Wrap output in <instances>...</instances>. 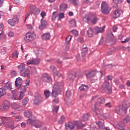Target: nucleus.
Returning <instances> with one entry per match:
<instances>
[{"mask_svg":"<svg viewBox=\"0 0 130 130\" xmlns=\"http://www.w3.org/2000/svg\"><path fill=\"white\" fill-rule=\"evenodd\" d=\"M89 117H90V115L88 113L86 114H84L82 116V118H83L84 121H87V120H88Z\"/></svg>","mask_w":130,"mask_h":130,"instance_id":"36","label":"nucleus"},{"mask_svg":"<svg viewBox=\"0 0 130 130\" xmlns=\"http://www.w3.org/2000/svg\"><path fill=\"white\" fill-rule=\"evenodd\" d=\"M7 88L9 90H12V84L11 82H7L6 83H5V88Z\"/></svg>","mask_w":130,"mask_h":130,"instance_id":"35","label":"nucleus"},{"mask_svg":"<svg viewBox=\"0 0 130 130\" xmlns=\"http://www.w3.org/2000/svg\"><path fill=\"white\" fill-rule=\"evenodd\" d=\"M93 28L90 27L88 28V30L87 31V35L88 37H92L93 34Z\"/></svg>","mask_w":130,"mask_h":130,"instance_id":"26","label":"nucleus"},{"mask_svg":"<svg viewBox=\"0 0 130 130\" xmlns=\"http://www.w3.org/2000/svg\"><path fill=\"white\" fill-rule=\"evenodd\" d=\"M63 18H64V14L63 13H60L59 15V18H58V21H60V20H61V19H63Z\"/></svg>","mask_w":130,"mask_h":130,"instance_id":"51","label":"nucleus"},{"mask_svg":"<svg viewBox=\"0 0 130 130\" xmlns=\"http://www.w3.org/2000/svg\"><path fill=\"white\" fill-rule=\"evenodd\" d=\"M11 104L9 101L5 100L3 105H0V111L3 112H7L9 110Z\"/></svg>","mask_w":130,"mask_h":130,"instance_id":"5","label":"nucleus"},{"mask_svg":"<svg viewBox=\"0 0 130 130\" xmlns=\"http://www.w3.org/2000/svg\"><path fill=\"white\" fill-rule=\"evenodd\" d=\"M70 33H72V34H74L75 36H78V34H79V32L77 30L73 29L71 31H70Z\"/></svg>","mask_w":130,"mask_h":130,"instance_id":"47","label":"nucleus"},{"mask_svg":"<svg viewBox=\"0 0 130 130\" xmlns=\"http://www.w3.org/2000/svg\"><path fill=\"white\" fill-rule=\"evenodd\" d=\"M98 20H99L98 17L96 16H93V17L92 18V19L91 20V22L92 24H96V23L98 22Z\"/></svg>","mask_w":130,"mask_h":130,"instance_id":"41","label":"nucleus"},{"mask_svg":"<svg viewBox=\"0 0 130 130\" xmlns=\"http://www.w3.org/2000/svg\"><path fill=\"white\" fill-rule=\"evenodd\" d=\"M55 19H56V15H55V12H53L52 17V21H54Z\"/></svg>","mask_w":130,"mask_h":130,"instance_id":"61","label":"nucleus"},{"mask_svg":"<svg viewBox=\"0 0 130 130\" xmlns=\"http://www.w3.org/2000/svg\"><path fill=\"white\" fill-rule=\"evenodd\" d=\"M52 108L53 113H54V114H55V113H57V111H58L59 107L53 106L52 107Z\"/></svg>","mask_w":130,"mask_h":130,"instance_id":"33","label":"nucleus"},{"mask_svg":"<svg viewBox=\"0 0 130 130\" xmlns=\"http://www.w3.org/2000/svg\"><path fill=\"white\" fill-rule=\"evenodd\" d=\"M114 3H116V4H121L123 0H113Z\"/></svg>","mask_w":130,"mask_h":130,"instance_id":"58","label":"nucleus"},{"mask_svg":"<svg viewBox=\"0 0 130 130\" xmlns=\"http://www.w3.org/2000/svg\"><path fill=\"white\" fill-rule=\"evenodd\" d=\"M1 52H2V54H6V53L7 52V48H6V47L2 48L1 49Z\"/></svg>","mask_w":130,"mask_h":130,"instance_id":"52","label":"nucleus"},{"mask_svg":"<svg viewBox=\"0 0 130 130\" xmlns=\"http://www.w3.org/2000/svg\"><path fill=\"white\" fill-rule=\"evenodd\" d=\"M96 124L98 125L99 128H101V129H105V126L104 125V122L100 121H95Z\"/></svg>","mask_w":130,"mask_h":130,"instance_id":"17","label":"nucleus"},{"mask_svg":"<svg viewBox=\"0 0 130 130\" xmlns=\"http://www.w3.org/2000/svg\"><path fill=\"white\" fill-rule=\"evenodd\" d=\"M30 15H31L30 12H28L26 14V16L25 17L24 22H26L27 19H28V17H29Z\"/></svg>","mask_w":130,"mask_h":130,"instance_id":"62","label":"nucleus"},{"mask_svg":"<svg viewBox=\"0 0 130 130\" xmlns=\"http://www.w3.org/2000/svg\"><path fill=\"white\" fill-rule=\"evenodd\" d=\"M129 39L130 38H126L124 41H122L121 42L122 43H126V42H128L129 41Z\"/></svg>","mask_w":130,"mask_h":130,"instance_id":"60","label":"nucleus"},{"mask_svg":"<svg viewBox=\"0 0 130 130\" xmlns=\"http://www.w3.org/2000/svg\"><path fill=\"white\" fill-rule=\"evenodd\" d=\"M106 107H108L109 108H111V103L109 102L105 105Z\"/></svg>","mask_w":130,"mask_h":130,"instance_id":"59","label":"nucleus"},{"mask_svg":"<svg viewBox=\"0 0 130 130\" xmlns=\"http://www.w3.org/2000/svg\"><path fill=\"white\" fill-rule=\"evenodd\" d=\"M122 13L121 10L118 9L116 10V11L114 13L113 18L114 19H117V18H119L120 16V14Z\"/></svg>","mask_w":130,"mask_h":130,"instance_id":"14","label":"nucleus"},{"mask_svg":"<svg viewBox=\"0 0 130 130\" xmlns=\"http://www.w3.org/2000/svg\"><path fill=\"white\" fill-rule=\"evenodd\" d=\"M28 102H29V99H28V98H24L22 101V103L24 106L27 105Z\"/></svg>","mask_w":130,"mask_h":130,"instance_id":"37","label":"nucleus"},{"mask_svg":"<svg viewBox=\"0 0 130 130\" xmlns=\"http://www.w3.org/2000/svg\"><path fill=\"white\" fill-rule=\"evenodd\" d=\"M71 39H72V36L69 35L67 38H66V42L68 43V42H70L71 41Z\"/></svg>","mask_w":130,"mask_h":130,"instance_id":"55","label":"nucleus"},{"mask_svg":"<svg viewBox=\"0 0 130 130\" xmlns=\"http://www.w3.org/2000/svg\"><path fill=\"white\" fill-rule=\"evenodd\" d=\"M22 84H23V79L22 78L18 77L16 78L15 80V86L17 88L20 87L22 86Z\"/></svg>","mask_w":130,"mask_h":130,"instance_id":"12","label":"nucleus"},{"mask_svg":"<svg viewBox=\"0 0 130 130\" xmlns=\"http://www.w3.org/2000/svg\"><path fill=\"white\" fill-rule=\"evenodd\" d=\"M53 73L54 75L58 77V78H60V77H61V74H60L58 71H57L56 70H54Z\"/></svg>","mask_w":130,"mask_h":130,"instance_id":"39","label":"nucleus"},{"mask_svg":"<svg viewBox=\"0 0 130 130\" xmlns=\"http://www.w3.org/2000/svg\"><path fill=\"white\" fill-rule=\"evenodd\" d=\"M43 82L48 83L49 82V75L47 73H44L41 77Z\"/></svg>","mask_w":130,"mask_h":130,"instance_id":"13","label":"nucleus"},{"mask_svg":"<svg viewBox=\"0 0 130 130\" xmlns=\"http://www.w3.org/2000/svg\"><path fill=\"white\" fill-rule=\"evenodd\" d=\"M44 95L46 97V98H49V90H44Z\"/></svg>","mask_w":130,"mask_h":130,"instance_id":"49","label":"nucleus"},{"mask_svg":"<svg viewBox=\"0 0 130 130\" xmlns=\"http://www.w3.org/2000/svg\"><path fill=\"white\" fill-rule=\"evenodd\" d=\"M69 2L70 3V4H72L74 6L79 5V0H69Z\"/></svg>","mask_w":130,"mask_h":130,"instance_id":"34","label":"nucleus"},{"mask_svg":"<svg viewBox=\"0 0 130 130\" xmlns=\"http://www.w3.org/2000/svg\"><path fill=\"white\" fill-rule=\"evenodd\" d=\"M93 111L94 112L95 115H98V111L99 112H100L101 111L102 109L101 108H97L96 107V106H94L93 108H92Z\"/></svg>","mask_w":130,"mask_h":130,"instance_id":"31","label":"nucleus"},{"mask_svg":"<svg viewBox=\"0 0 130 130\" xmlns=\"http://www.w3.org/2000/svg\"><path fill=\"white\" fill-rule=\"evenodd\" d=\"M110 10H111V8H109L107 3H106V2L103 1L101 5L102 13L104 14V15H108L110 12Z\"/></svg>","mask_w":130,"mask_h":130,"instance_id":"4","label":"nucleus"},{"mask_svg":"<svg viewBox=\"0 0 130 130\" xmlns=\"http://www.w3.org/2000/svg\"><path fill=\"white\" fill-rule=\"evenodd\" d=\"M130 121V117L127 116L124 119H123V122L124 123H127V122H129Z\"/></svg>","mask_w":130,"mask_h":130,"instance_id":"48","label":"nucleus"},{"mask_svg":"<svg viewBox=\"0 0 130 130\" xmlns=\"http://www.w3.org/2000/svg\"><path fill=\"white\" fill-rule=\"evenodd\" d=\"M25 65L24 63H21L20 65L18 66V69L19 70H21L22 71V70H25Z\"/></svg>","mask_w":130,"mask_h":130,"instance_id":"43","label":"nucleus"},{"mask_svg":"<svg viewBox=\"0 0 130 130\" xmlns=\"http://www.w3.org/2000/svg\"><path fill=\"white\" fill-rule=\"evenodd\" d=\"M20 75L22 77H27L28 79H30V71L28 69H24V70L20 71Z\"/></svg>","mask_w":130,"mask_h":130,"instance_id":"10","label":"nucleus"},{"mask_svg":"<svg viewBox=\"0 0 130 130\" xmlns=\"http://www.w3.org/2000/svg\"><path fill=\"white\" fill-rule=\"evenodd\" d=\"M105 103V99L103 98H99L98 99V102L95 104L96 105H100Z\"/></svg>","mask_w":130,"mask_h":130,"instance_id":"25","label":"nucleus"},{"mask_svg":"<svg viewBox=\"0 0 130 130\" xmlns=\"http://www.w3.org/2000/svg\"><path fill=\"white\" fill-rule=\"evenodd\" d=\"M63 86V83L62 82H57L55 83L53 89H52V96L53 97H54V99L53 100V102L55 104H58V103H59V100H58V98H56V96L60 93V89L62 88Z\"/></svg>","mask_w":130,"mask_h":130,"instance_id":"1","label":"nucleus"},{"mask_svg":"<svg viewBox=\"0 0 130 130\" xmlns=\"http://www.w3.org/2000/svg\"><path fill=\"white\" fill-rule=\"evenodd\" d=\"M102 89L107 94H110L112 92L111 86L109 85V82L106 81L102 85Z\"/></svg>","mask_w":130,"mask_h":130,"instance_id":"6","label":"nucleus"},{"mask_svg":"<svg viewBox=\"0 0 130 130\" xmlns=\"http://www.w3.org/2000/svg\"><path fill=\"white\" fill-rule=\"evenodd\" d=\"M127 108L124 106H119L116 107L115 111L119 115H124L126 114Z\"/></svg>","mask_w":130,"mask_h":130,"instance_id":"3","label":"nucleus"},{"mask_svg":"<svg viewBox=\"0 0 130 130\" xmlns=\"http://www.w3.org/2000/svg\"><path fill=\"white\" fill-rule=\"evenodd\" d=\"M88 89H89V86H88V85H87L82 84L79 88V90H80V91H88Z\"/></svg>","mask_w":130,"mask_h":130,"instance_id":"22","label":"nucleus"},{"mask_svg":"<svg viewBox=\"0 0 130 130\" xmlns=\"http://www.w3.org/2000/svg\"><path fill=\"white\" fill-rule=\"evenodd\" d=\"M44 28H45V26H44V25L41 24L39 27V29L40 30H43L44 29Z\"/></svg>","mask_w":130,"mask_h":130,"instance_id":"63","label":"nucleus"},{"mask_svg":"<svg viewBox=\"0 0 130 130\" xmlns=\"http://www.w3.org/2000/svg\"><path fill=\"white\" fill-rule=\"evenodd\" d=\"M26 123L28 125L35 126L36 128H39L41 127V126L42 125V123L41 122L36 121L35 119H33L32 117L27 119Z\"/></svg>","mask_w":130,"mask_h":130,"instance_id":"2","label":"nucleus"},{"mask_svg":"<svg viewBox=\"0 0 130 130\" xmlns=\"http://www.w3.org/2000/svg\"><path fill=\"white\" fill-rule=\"evenodd\" d=\"M41 23L42 25H43V26H44L45 27H46L47 26V25H48V23H47V21L43 20V19H42L41 20Z\"/></svg>","mask_w":130,"mask_h":130,"instance_id":"42","label":"nucleus"},{"mask_svg":"<svg viewBox=\"0 0 130 130\" xmlns=\"http://www.w3.org/2000/svg\"><path fill=\"white\" fill-rule=\"evenodd\" d=\"M104 29H105V26H104L102 27H96L95 28V33L96 34H99V33H103L104 31Z\"/></svg>","mask_w":130,"mask_h":130,"instance_id":"18","label":"nucleus"},{"mask_svg":"<svg viewBox=\"0 0 130 130\" xmlns=\"http://www.w3.org/2000/svg\"><path fill=\"white\" fill-rule=\"evenodd\" d=\"M76 77V74H70L68 76V81H69L70 83H73V81H74V79H75Z\"/></svg>","mask_w":130,"mask_h":130,"instance_id":"23","label":"nucleus"},{"mask_svg":"<svg viewBox=\"0 0 130 130\" xmlns=\"http://www.w3.org/2000/svg\"><path fill=\"white\" fill-rule=\"evenodd\" d=\"M31 73H32V74H36V73H37V70H36V68L32 67L31 68Z\"/></svg>","mask_w":130,"mask_h":130,"instance_id":"57","label":"nucleus"},{"mask_svg":"<svg viewBox=\"0 0 130 130\" xmlns=\"http://www.w3.org/2000/svg\"><path fill=\"white\" fill-rule=\"evenodd\" d=\"M40 61H41L40 58H32L28 60V61L27 62V64H34L37 66L40 63Z\"/></svg>","mask_w":130,"mask_h":130,"instance_id":"9","label":"nucleus"},{"mask_svg":"<svg viewBox=\"0 0 130 130\" xmlns=\"http://www.w3.org/2000/svg\"><path fill=\"white\" fill-rule=\"evenodd\" d=\"M67 8H68V5L66 4H63L60 5V10H61V12L66 11V10H67Z\"/></svg>","mask_w":130,"mask_h":130,"instance_id":"32","label":"nucleus"},{"mask_svg":"<svg viewBox=\"0 0 130 130\" xmlns=\"http://www.w3.org/2000/svg\"><path fill=\"white\" fill-rule=\"evenodd\" d=\"M13 97L14 100H17L18 99V91L16 89L11 90Z\"/></svg>","mask_w":130,"mask_h":130,"instance_id":"24","label":"nucleus"},{"mask_svg":"<svg viewBox=\"0 0 130 130\" xmlns=\"http://www.w3.org/2000/svg\"><path fill=\"white\" fill-rule=\"evenodd\" d=\"M108 36H109V38H111V39H110V41H112V40H113V34H112V32L111 31H110L109 33H108Z\"/></svg>","mask_w":130,"mask_h":130,"instance_id":"44","label":"nucleus"},{"mask_svg":"<svg viewBox=\"0 0 130 130\" xmlns=\"http://www.w3.org/2000/svg\"><path fill=\"white\" fill-rule=\"evenodd\" d=\"M42 39L43 40H49V32L44 34L42 36Z\"/></svg>","mask_w":130,"mask_h":130,"instance_id":"29","label":"nucleus"},{"mask_svg":"<svg viewBox=\"0 0 130 130\" xmlns=\"http://www.w3.org/2000/svg\"><path fill=\"white\" fill-rule=\"evenodd\" d=\"M72 95V92L70 90H67L66 93V96L67 98L71 97Z\"/></svg>","mask_w":130,"mask_h":130,"instance_id":"50","label":"nucleus"},{"mask_svg":"<svg viewBox=\"0 0 130 130\" xmlns=\"http://www.w3.org/2000/svg\"><path fill=\"white\" fill-rule=\"evenodd\" d=\"M43 101V98L41 96V95L38 94V95L35 96V99L34 100V104L35 105H39L41 102Z\"/></svg>","mask_w":130,"mask_h":130,"instance_id":"11","label":"nucleus"},{"mask_svg":"<svg viewBox=\"0 0 130 130\" xmlns=\"http://www.w3.org/2000/svg\"><path fill=\"white\" fill-rule=\"evenodd\" d=\"M20 107L21 105H20V104L16 103L13 105V108H14V109H18Z\"/></svg>","mask_w":130,"mask_h":130,"instance_id":"46","label":"nucleus"},{"mask_svg":"<svg viewBox=\"0 0 130 130\" xmlns=\"http://www.w3.org/2000/svg\"><path fill=\"white\" fill-rule=\"evenodd\" d=\"M7 94V90L6 88L2 87L0 88V99L3 97V96H5Z\"/></svg>","mask_w":130,"mask_h":130,"instance_id":"21","label":"nucleus"},{"mask_svg":"<svg viewBox=\"0 0 130 130\" xmlns=\"http://www.w3.org/2000/svg\"><path fill=\"white\" fill-rule=\"evenodd\" d=\"M93 17H94V16H93L92 14H89L88 15L83 18V21H84L85 22H88V21H91V20H92Z\"/></svg>","mask_w":130,"mask_h":130,"instance_id":"20","label":"nucleus"},{"mask_svg":"<svg viewBox=\"0 0 130 130\" xmlns=\"http://www.w3.org/2000/svg\"><path fill=\"white\" fill-rule=\"evenodd\" d=\"M19 22V18H18V16L17 15H14L12 19H9L8 21V24L9 25H11V26H12V27H14L17 23Z\"/></svg>","mask_w":130,"mask_h":130,"instance_id":"8","label":"nucleus"},{"mask_svg":"<svg viewBox=\"0 0 130 130\" xmlns=\"http://www.w3.org/2000/svg\"><path fill=\"white\" fill-rule=\"evenodd\" d=\"M98 76L99 78H102V76H103V74L102 72H97L96 71H90L88 74H86L87 78H93V77H95V75Z\"/></svg>","mask_w":130,"mask_h":130,"instance_id":"7","label":"nucleus"},{"mask_svg":"<svg viewBox=\"0 0 130 130\" xmlns=\"http://www.w3.org/2000/svg\"><path fill=\"white\" fill-rule=\"evenodd\" d=\"M18 90H20V93H25L27 91V87L25 85H21L20 87H17Z\"/></svg>","mask_w":130,"mask_h":130,"instance_id":"19","label":"nucleus"},{"mask_svg":"<svg viewBox=\"0 0 130 130\" xmlns=\"http://www.w3.org/2000/svg\"><path fill=\"white\" fill-rule=\"evenodd\" d=\"M88 52V48L87 47L83 48L81 50V54L83 57L85 56L87 54V52Z\"/></svg>","mask_w":130,"mask_h":130,"instance_id":"30","label":"nucleus"},{"mask_svg":"<svg viewBox=\"0 0 130 130\" xmlns=\"http://www.w3.org/2000/svg\"><path fill=\"white\" fill-rule=\"evenodd\" d=\"M70 23L71 25V27H76L77 26V23L75 19H72Z\"/></svg>","mask_w":130,"mask_h":130,"instance_id":"40","label":"nucleus"},{"mask_svg":"<svg viewBox=\"0 0 130 130\" xmlns=\"http://www.w3.org/2000/svg\"><path fill=\"white\" fill-rule=\"evenodd\" d=\"M24 96H25V93H20V94L19 95V96L18 98L19 100H22L23 98H24Z\"/></svg>","mask_w":130,"mask_h":130,"instance_id":"53","label":"nucleus"},{"mask_svg":"<svg viewBox=\"0 0 130 130\" xmlns=\"http://www.w3.org/2000/svg\"><path fill=\"white\" fill-rule=\"evenodd\" d=\"M32 13H33L34 15H38V14L40 13V10L39 8H36L32 11Z\"/></svg>","mask_w":130,"mask_h":130,"instance_id":"38","label":"nucleus"},{"mask_svg":"<svg viewBox=\"0 0 130 130\" xmlns=\"http://www.w3.org/2000/svg\"><path fill=\"white\" fill-rule=\"evenodd\" d=\"M65 128L66 130H75V125L71 123H66L65 124Z\"/></svg>","mask_w":130,"mask_h":130,"instance_id":"16","label":"nucleus"},{"mask_svg":"<svg viewBox=\"0 0 130 130\" xmlns=\"http://www.w3.org/2000/svg\"><path fill=\"white\" fill-rule=\"evenodd\" d=\"M11 76L13 78H15V77H16V76H17V72L15 71H13L11 73Z\"/></svg>","mask_w":130,"mask_h":130,"instance_id":"56","label":"nucleus"},{"mask_svg":"<svg viewBox=\"0 0 130 130\" xmlns=\"http://www.w3.org/2000/svg\"><path fill=\"white\" fill-rule=\"evenodd\" d=\"M15 120H16V121H20L22 120V117L21 116H17L15 118Z\"/></svg>","mask_w":130,"mask_h":130,"instance_id":"54","label":"nucleus"},{"mask_svg":"<svg viewBox=\"0 0 130 130\" xmlns=\"http://www.w3.org/2000/svg\"><path fill=\"white\" fill-rule=\"evenodd\" d=\"M4 30V24L2 23H0V31H2Z\"/></svg>","mask_w":130,"mask_h":130,"instance_id":"64","label":"nucleus"},{"mask_svg":"<svg viewBox=\"0 0 130 130\" xmlns=\"http://www.w3.org/2000/svg\"><path fill=\"white\" fill-rule=\"evenodd\" d=\"M64 119H66V117L64 116H62L61 117L60 119L58 121L59 124H61L63 121H64Z\"/></svg>","mask_w":130,"mask_h":130,"instance_id":"45","label":"nucleus"},{"mask_svg":"<svg viewBox=\"0 0 130 130\" xmlns=\"http://www.w3.org/2000/svg\"><path fill=\"white\" fill-rule=\"evenodd\" d=\"M117 127L120 130H124V123L122 122H119L117 125Z\"/></svg>","mask_w":130,"mask_h":130,"instance_id":"27","label":"nucleus"},{"mask_svg":"<svg viewBox=\"0 0 130 130\" xmlns=\"http://www.w3.org/2000/svg\"><path fill=\"white\" fill-rule=\"evenodd\" d=\"M24 115L25 117H28V118H30V117H32V112L29 110H26L24 112Z\"/></svg>","mask_w":130,"mask_h":130,"instance_id":"28","label":"nucleus"},{"mask_svg":"<svg viewBox=\"0 0 130 130\" xmlns=\"http://www.w3.org/2000/svg\"><path fill=\"white\" fill-rule=\"evenodd\" d=\"M24 39L26 42H30V41L33 40L32 39V35L31 34V33L26 34Z\"/></svg>","mask_w":130,"mask_h":130,"instance_id":"15","label":"nucleus"}]
</instances>
